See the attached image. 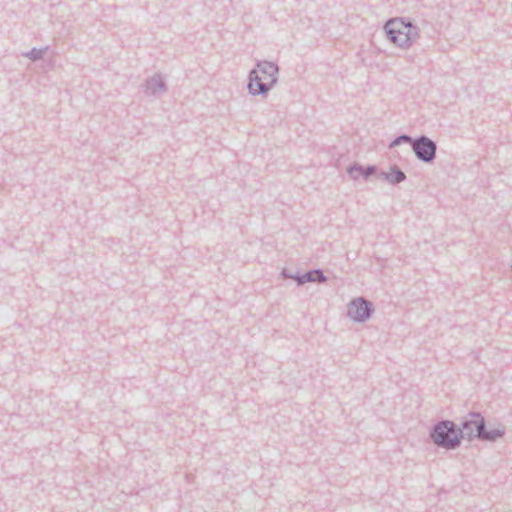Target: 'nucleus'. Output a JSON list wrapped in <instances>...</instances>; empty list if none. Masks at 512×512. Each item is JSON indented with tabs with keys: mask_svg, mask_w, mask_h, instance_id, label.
<instances>
[{
	"mask_svg": "<svg viewBox=\"0 0 512 512\" xmlns=\"http://www.w3.org/2000/svg\"><path fill=\"white\" fill-rule=\"evenodd\" d=\"M279 67L271 61H257L248 75V91L252 96H267L278 81Z\"/></svg>",
	"mask_w": 512,
	"mask_h": 512,
	"instance_id": "nucleus-1",
	"label": "nucleus"
},
{
	"mask_svg": "<svg viewBox=\"0 0 512 512\" xmlns=\"http://www.w3.org/2000/svg\"><path fill=\"white\" fill-rule=\"evenodd\" d=\"M463 431L451 420H441L429 432L432 442L440 448L455 450L460 447Z\"/></svg>",
	"mask_w": 512,
	"mask_h": 512,
	"instance_id": "nucleus-2",
	"label": "nucleus"
},
{
	"mask_svg": "<svg viewBox=\"0 0 512 512\" xmlns=\"http://www.w3.org/2000/svg\"><path fill=\"white\" fill-rule=\"evenodd\" d=\"M412 150L418 160L424 163H432L436 158L437 144L425 135L414 138Z\"/></svg>",
	"mask_w": 512,
	"mask_h": 512,
	"instance_id": "nucleus-3",
	"label": "nucleus"
},
{
	"mask_svg": "<svg viewBox=\"0 0 512 512\" xmlns=\"http://www.w3.org/2000/svg\"><path fill=\"white\" fill-rule=\"evenodd\" d=\"M374 311L372 302L363 297H358L348 304L347 315L355 322L362 323L368 320Z\"/></svg>",
	"mask_w": 512,
	"mask_h": 512,
	"instance_id": "nucleus-4",
	"label": "nucleus"
},
{
	"mask_svg": "<svg viewBox=\"0 0 512 512\" xmlns=\"http://www.w3.org/2000/svg\"><path fill=\"white\" fill-rule=\"evenodd\" d=\"M406 27V18L402 17L390 19L384 25L387 38L397 47L402 49L410 48V46H404L402 44L406 36Z\"/></svg>",
	"mask_w": 512,
	"mask_h": 512,
	"instance_id": "nucleus-5",
	"label": "nucleus"
},
{
	"mask_svg": "<svg viewBox=\"0 0 512 512\" xmlns=\"http://www.w3.org/2000/svg\"><path fill=\"white\" fill-rule=\"evenodd\" d=\"M468 417V419L462 422V428L460 429L464 432L463 439L472 440L476 438L475 434L477 433L478 423L481 421V418L484 417L479 412H471Z\"/></svg>",
	"mask_w": 512,
	"mask_h": 512,
	"instance_id": "nucleus-6",
	"label": "nucleus"
},
{
	"mask_svg": "<svg viewBox=\"0 0 512 512\" xmlns=\"http://www.w3.org/2000/svg\"><path fill=\"white\" fill-rule=\"evenodd\" d=\"M505 435V430L501 428L486 430L485 419L481 418V421L477 426L476 438L482 441L494 442Z\"/></svg>",
	"mask_w": 512,
	"mask_h": 512,
	"instance_id": "nucleus-7",
	"label": "nucleus"
},
{
	"mask_svg": "<svg viewBox=\"0 0 512 512\" xmlns=\"http://www.w3.org/2000/svg\"><path fill=\"white\" fill-rule=\"evenodd\" d=\"M143 88L146 95L152 96L156 95L158 92L166 91V84L161 75L155 74L145 81Z\"/></svg>",
	"mask_w": 512,
	"mask_h": 512,
	"instance_id": "nucleus-8",
	"label": "nucleus"
},
{
	"mask_svg": "<svg viewBox=\"0 0 512 512\" xmlns=\"http://www.w3.org/2000/svg\"><path fill=\"white\" fill-rule=\"evenodd\" d=\"M295 281L298 285H303L307 282L324 283L327 281V277L320 269L310 270L299 277H295Z\"/></svg>",
	"mask_w": 512,
	"mask_h": 512,
	"instance_id": "nucleus-9",
	"label": "nucleus"
},
{
	"mask_svg": "<svg viewBox=\"0 0 512 512\" xmlns=\"http://www.w3.org/2000/svg\"><path fill=\"white\" fill-rule=\"evenodd\" d=\"M376 171H377V167L375 165H369L367 167H363V166H361L360 164H357V163H355L353 165H350L347 168V173L354 180H358V175H356V172L361 173V176L365 180H367L371 175L376 173Z\"/></svg>",
	"mask_w": 512,
	"mask_h": 512,
	"instance_id": "nucleus-10",
	"label": "nucleus"
},
{
	"mask_svg": "<svg viewBox=\"0 0 512 512\" xmlns=\"http://www.w3.org/2000/svg\"><path fill=\"white\" fill-rule=\"evenodd\" d=\"M381 177L392 185L399 184L406 180V174L397 166L390 167L389 172H381Z\"/></svg>",
	"mask_w": 512,
	"mask_h": 512,
	"instance_id": "nucleus-11",
	"label": "nucleus"
},
{
	"mask_svg": "<svg viewBox=\"0 0 512 512\" xmlns=\"http://www.w3.org/2000/svg\"><path fill=\"white\" fill-rule=\"evenodd\" d=\"M406 25V36L402 44L411 47L420 38V28L407 18Z\"/></svg>",
	"mask_w": 512,
	"mask_h": 512,
	"instance_id": "nucleus-12",
	"label": "nucleus"
},
{
	"mask_svg": "<svg viewBox=\"0 0 512 512\" xmlns=\"http://www.w3.org/2000/svg\"><path fill=\"white\" fill-rule=\"evenodd\" d=\"M47 50H48V47H44L41 49L34 47L30 51L24 52L22 55L26 58H29L32 61H38L43 58V56Z\"/></svg>",
	"mask_w": 512,
	"mask_h": 512,
	"instance_id": "nucleus-13",
	"label": "nucleus"
},
{
	"mask_svg": "<svg viewBox=\"0 0 512 512\" xmlns=\"http://www.w3.org/2000/svg\"><path fill=\"white\" fill-rule=\"evenodd\" d=\"M413 140L414 138H412L411 136L409 135H406V134H402L400 136H397L390 144H389V148H393V147H396L402 143H409L411 146H412V143H413Z\"/></svg>",
	"mask_w": 512,
	"mask_h": 512,
	"instance_id": "nucleus-14",
	"label": "nucleus"
},
{
	"mask_svg": "<svg viewBox=\"0 0 512 512\" xmlns=\"http://www.w3.org/2000/svg\"><path fill=\"white\" fill-rule=\"evenodd\" d=\"M281 277L285 278V279H294L295 280V277H299L301 274H293V273H290L288 272L287 269H283L281 271Z\"/></svg>",
	"mask_w": 512,
	"mask_h": 512,
	"instance_id": "nucleus-15",
	"label": "nucleus"
},
{
	"mask_svg": "<svg viewBox=\"0 0 512 512\" xmlns=\"http://www.w3.org/2000/svg\"><path fill=\"white\" fill-rule=\"evenodd\" d=\"M356 175H358V178L361 176V173L359 172H356Z\"/></svg>",
	"mask_w": 512,
	"mask_h": 512,
	"instance_id": "nucleus-16",
	"label": "nucleus"
}]
</instances>
